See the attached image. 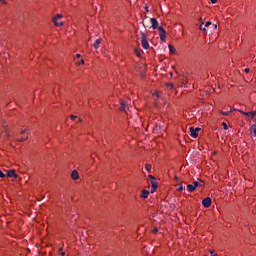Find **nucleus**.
Masks as SVG:
<instances>
[{
  "label": "nucleus",
  "instance_id": "nucleus-1",
  "mask_svg": "<svg viewBox=\"0 0 256 256\" xmlns=\"http://www.w3.org/2000/svg\"><path fill=\"white\" fill-rule=\"evenodd\" d=\"M148 177H149L150 185L152 187L151 193H155V191H157L159 187V182H157V179L152 175H149Z\"/></svg>",
  "mask_w": 256,
  "mask_h": 256
},
{
  "label": "nucleus",
  "instance_id": "nucleus-2",
  "mask_svg": "<svg viewBox=\"0 0 256 256\" xmlns=\"http://www.w3.org/2000/svg\"><path fill=\"white\" fill-rule=\"evenodd\" d=\"M157 29L159 31L160 41L165 42L167 39V32L165 31V28L158 26Z\"/></svg>",
  "mask_w": 256,
  "mask_h": 256
},
{
  "label": "nucleus",
  "instance_id": "nucleus-3",
  "mask_svg": "<svg viewBox=\"0 0 256 256\" xmlns=\"http://www.w3.org/2000/svg\"><path fill=\"white\" fill-rule=\"evenodd\" d=\"M141 45L143 49H149V41H147V35H145V33H142Z\"/></svg>",
  "mask_w": 256,
  "mask_h": 256
},
{
  "label": "nucleus",
  "instance_id": "nucleus-4",
  "mask_svg": "<svg viewBox=\"0 0 256 256\" xmlns=\"http://www.w3.org/2000/svg\"><path fill=\"white\" fill-rule=\"evenodd\" d=\"M211 203H212L211 197H206L202 200V205L203 207H206V209L211 207Z\"/></svg>",
  "mask_w": 256,
  "mask_h": 256
},
{
  "label": "nucleus",
  "instance_id": "nucleus-5",
  "mask_svg": "<svg viewBox=\"0 0 256 256\" xmlns=\"http://www.w3.org/2000/svg\"><path fill=\"white\" fill-rule=\"evenodd\" d=\"M61 17H63V15L61 14H57L56 17L53 19V23L54 25H56V27H62L63 22H58V19H61Z\"/></svg>",
  "mask_w": 256,
  "mask_h": 256
},
{
  "label": "nucleus",
  "instance_id": "nucleus-6",
  "mask_svg": "<svg viewBox=\"0 0 256 256\" xmlns=\"http://www.w3.org/2000/svg\"><path fill=\"white\" fill-rule=\"evenodd\" d=\"M150 23L152 29H157L159 27V22L155 18H150Z\"/></svg>",
  "mask_w": 256,
  "mask_h": 256
},
{
  "label": "nucleus",
  "instance_id": "nucleus-7",
  "mask_svg": "<svg viewBox=\"0 0 256 256\" xmlns=\"http://www.w3.org/2000/svg\"><path fill=\"white\" fill-rule=\"evenodd\" d=\"M189 131H190V135H191V137H193V139H197V137H199V134L196 132L195 128L190 127Z\"/></svg>",
  "mask_w": 256,
  "mask_h": 256
},
{
  "label": "nucleus",
  "instance_id": "nucleus-8",
  "mask_svg": "<svg viewBox=\"0 0 256 256\" xmlns=\"http://www.w3.org/2000/svg\"><path fill=\"white\" fill-rule=\"evenodd\" d=\"M242 115H246V117H250V119H253V117H256V111L252 112H243L241 111Z\"/></svg>",
  "mask_w": 256,
  "mask_h": 256
},
{
  "label": "nucleus",
  "instance_id": "nucleus-9",
  "mask_svg": "<svg viewBox=\"0 0 256 256\" xmlns=\"http://www.w3.org/2000/svg\"><path fill=\"white\" fill-rule=\"evenodd\" d=\"M7 177H14V179H17V173L15 170H10L7 172Z\"/></svg>",
  "mask_w": 256,
  "mask_h": 256
},
{
  "label": "nucleus",
  "instance_id": "nucleus-10",
  "mask_svg": "<svg viewBox=\"0 0 256 256\" xmlns=\"http://www.w3.org/2000/svg\"><path fill=\"white\" fill-rule=\"evenodd\" d=\"M71 177H72V179L77 181V179H79V172H77L76 170H73L72 174H71Z\"/></svg>",
  "mask_w": 256,
  "mask_h": 256
},
{
  "label": "nucleus",
  "instance_id": "nucleus-11",
  "mask_svg": "<svg viewBox=\"0 0 256 256\" xmlns=\"http://www.w3.org/2000/svg\"><path fill=\"white\" fill-rule=\"evenodd\" d=\"M250 133H251V135H254V137H256V124H253L250 127Z\"/></svg>",
  "mask_w": 256,
  "mask_h": 256
},
{
  "label": "nucleus",
  "instance_id": "nucleus-12",
  "mask_svg": "<svg viewBox=\"0 0 256 256\" xmlns=\"http://www.w3.org/2000/svg\"><path fill=\"white\" fill-rule=\"evenodd\" d=\"M141 197L142 199H147V197H149V190H143Z\"/></svg>",
  "mask_w": 256,
  "mask_h": 256
},
{
  "label": "nucleus",
  "instance_id": "nucleus-13",
  "mask_svg": "<svg viewBox=\"0 0 256 256\" xmlns=\"http://www.w3.org/2000/svg\"><path fill=\"white\" fill-rule=\"evenodd\" d=\"M101 45V39H97L95 40V42L93 43V47L96 49H99V46Z\"/></svg>",
  "mask_w": 256,
  "mask_h": 256
},
{
  "label": "nucleus",
  "instance_id": "nucleus-14",
  "mask_svg": "<svg viewBox=\"0 0 256 256\" xmlns=\"http://www.w3.org/2000/svg\"><path fill=\"white\" fill-rule=\"evenodd\" d=\"M120 111H127V104L125 101L121 102Z\"/></svg>",
  "mask_w": 256,
  "mask_h": 256
},
{
  "label": "nucleus",
  "instance_id": "nucleus-15",
  "mask_svg": "<svg viewBox=\"0 0 256 256\" xmlns=\"http://www.w3.org/2000/svg\"><path fill=\"white\" fill-rule=\"evenodd\" d=\"M195 186L193 184H188L187 185V190L190 192V193H193V191H195Z\"/></svg>",
  "mask_w": 256,
  "mask_h": 256
},
{
  "label": "nucleus",
  "instance_id": "nucleus-16",
  "mask_svg": "<svg viewBox=\"0 0 256 256\" xmlns=\"http://www.w3.org/2000/svg\"><path fill=\"white\" fill-rule=\"evenodd\" d=\"M168 49H169L170 53H173V54L177 53V49H175V46H173V45H169Z\"/></svg>",
  "mask_w": 256,
  "mask_h": 256
},
{
  "label": "nucleus",
  "instance_id": "nucleus-17",
  "mask_svg": "<svg viewBox=\"0 0 256 256\" xmlns=\"http://www.w3.org/2000/svg\"><path fill=\"white\" fill-rule=\"evenodd\" d=\"M232 110L229 111H221V115H223L224 117H228V115H231Z\"/></svg>",
  "mask_w": 256,
  "mask_h": 256
},
{
  "label": "nucleus",
  "instance_id": "nucleus-18",
  "mask_svg": "<svg viewBox=\"0 0 256 256\" xmlns=\"http://www.w3.org/2000/svg\"><path fill=\"white\" fill-rule=\"evenodd\" d=\"M200 26L199 29H201L202 31H206L205 27L203 28V18H200Z\"/></svg>",
  "mask_w": 256,
  "mask_h": 256
},
{
  "label": "nucleus",
  "instance_id": "nucleus-19",
  "mask_svg": "<svg viewBox=\"0 0 256 256\" xmlns=\"http://www.w3.org/2000/svg\"><path fill=\"white\" fill-rule=\"evenodd\" d=\"M185 189V186L183 184H180L179 187L177 188V191H183Z\"/></svg>",
  "mask_w": 256,
  "mask_h": 256
},
{
  "label": "nucleus",
  "instance_id": "nucleus-20",
  "mask_svg": "<svg viewBox=\"0 0 256 256\" xmlns=\"http://www.w3.org/2000/svg\"><path fill=\"white\" fill-rule=\"evenodd\" d=\"M145 169L146 171H151V164H146Z\"/></svg>",
  "mask_w": 256,
  "mask_h": 256
},
{
  "label": "nucleus",
  "instance_id": "nucleus-21",
  "mask_svg": "<svg viewBox=\"0 0 256 256\" xmlns=\"http://www.w3.org/2000/svg\"><path fill=\"white\" fill-rule=\"evenodd\" d=\"M193 186L195 187V189H197V187H199V181H194Z\"/></svg>",
  "mask_w": 256,
  "mask_h": 256
},
{
  "label": "nucleus",
  "instance_id": "nucleus-22",
  "mask_svg": "<svg viewBox=\"0 0 256 256\" xmlns=\"http://www.w3.org/2000/svg\"><path fill=\"white\" fill-rule=\"evenodd\" d=\"M166 87H169V89H173L174 85H173V83H168V84H166Z\"/></svg>",
  "mask_w": 256,
  "mask_h": 256
},
{
  "label": "nucleus",
  "instance_id": "nucleus-23",
  "mask_svg": "<svg viewBox=\"0 0 256 256\" xmlns=\"http://www.w3.org/2000/svg\"><path fill=\"white\" fill-rule=\"evenodd\" d=\"M222 125H223V128L225 129V131H227V129H229V127L227 126V123L223 122Z\"/></svg>",
  "mask_w": 256,
  "mask_h": 256
},
{
  "label": "nucleus",
  "instance_id": "nucleus-24",
  "mask_svg": "<svg viewBox=\"0 0 256 256\" xmlns=\"http://www.w3.org/2000/svg\"><path fill=\"white\" fill-rule=\"evenodd\" d=\"M198 183H199L198 187H203V185H205V182H203V180H200Z\"/></svg>",
  "mask_w": 256,
  "mask_h": 256
},
{
  "label": "nucleus",
  "instance_id": "nucleus-25",
  "mask_svg": "<svg viewBox=\"0 0 256 256\" xmlns=\"http://www.w3.org/2000/svg\"><path fill=\"white\" fill-rule=\"evenodd\" d=\"M78 65H85V60L81 59L80 62H78Z\"/></svg>",
  "mask_w": 256,
  "mask_h": 256
},
{
  "label": "nucleus",
  "instance_id": "nucleus-26",
  "mask_svg": "<svg viewBox=\"0 0 256 256\" xmlns=\"http://www.w3.org/2000/svg\"><path fill=\"white\" fill-rule=\"evenodd\" d=\"M3 177H5V173H3V171H0V179H3Z\"/></svg>",
  "mask_w": 256,
  "mask_h": 256
},
{
  "label": "nucleus",
  "instance_id": "nucleus-27",
  "mask_svg": "<svg viewBox=\"0 0 256 256\" xmlns=\"http://www.w3.org/2000/svg\"><path fill=\"white\" fill-rule=\"evenodd\" d=\"M70 118H71L72 121H75V119H77V116L71 115Z\"/></svg>",
  "mask_w": 256,
  "mask_h": 256
},
{
  "label": "nucleus",
  "instance_id": "nucleus-28",
  "mask_svg": "<svg viewBox=\"0 0 256 256\" xmlns=\"http://www.w3.org/2000/svg\"><path fill=\"white\" fill-rule=\"evenodd\" d=\"M27 139H28V137H26V138H20L18 141H20V142H23V141H27Z\"/></svg>",
  "mask_w": 256,
  "mask_h": 256
},
{
  "label": "nucleus",
  "instance_id": "nucleus-29",
  "mask_svg": "<svg viewBox=\"0 0 256 256\" xmlns=\"http://www.w3.org/2000/svg\"><path fill=\"white\" fill-rule=\"evenodd\" d=\"M135 53H136L137 57H141V53L139 51L135 50Z\"/></svg>",
  "mask_w": 256,
  "mask_h": 256
},
{
  "label": "nucleus",
  "instance_id": "nucleus-30",
  "mask_svg": "<svg viewBox=\"0 0 256 256\" xmlns=\"http://www.w3.org/2000/svg\"><path fill=\"white\" fill-rule=\"evenodd\" d=\"M210 255L217 256V254H215V252L213 250H210Z\"/></svg>",
  "mask_w": 256,
  "mask_h": 256
},
{
  "label": "nucleus",
  "instance_id": "nucleus-31",
  "mask_svg": "<svg viewBox=\"0 0 256 256\" xmlns=\"http://www.w3.org/2000/svg\"><path fill=\"white\" fill-rule=\"evenodd\" d=\"M156 97L159 99V97H161V92H156Z\"/></svg>",
  "mask_w": 256,
  "mask_h": 256
},
{
  "label": "nucleus",
  "instance_id": "nucleus-32",
  "mask_svg": "<svg viewBox=\"0 0 256 256\" xmlns=\"http://www.w3.org/2000/svg\"><path fill=\"white\" fill-rule=\"evenodd\" d=\"M194 131H196V133H199V131H201V128L197 127L194 129Z\"/></svg>",
  "mask_w": 256,
  "mask_h": 256
},
{
  "label": "nucleus",
  "instance_id": "nucleus-33",
  "mask_svg": "<svg viewBox=\"0 0 256 256\" xmlns=\"http://www.w3.org/2000/svg\"><path fill=\"white\" fill-rule=\"evenodd\" d=\"M152 231H153V233H159V229H157V228H154Z\"/></svg>",
  "mask_w": 256,
  "mask_h": 256
},
{
  "label": "nucleus",
  "instance_id": "nucleus-34",
  "mask_svg": "<svg viewBox=\"0 0 256 256\" xmlns=\"http://www.w3.org/2000/svg\"><path fill=\"white\" fill-rule=\"evenodd\" d=\"M25 133H27V129L21 131V135H24Z\"/></svg>",
  "mask_w": 256,
  "mask_h": 256
},
{
  "label": "nucleus",
  "instance_id": "nucleus-35",
  "mask_svg": "<svg viewBox=\"0 0 256 256\" xmlns=\"http://www.w3.org/2000/svg\"><path fill=\"white\" fill-rule=\"evenodd\" d=\"M0 3H4V5H7V1L5 0H0Z\"/></svg>",
  "mask_w": 256,
  "mask_h": 256
},
{
  "label": "nucleus",
  "instance_id": "nucleus-36",
  "mask_svg": "<svg viewBox=\"0 0 256 256\" xmlns=\"http://www.w3.org/2000/svg\"><path fill=\"white\" fill-rule=\"evenodd\" d=\"M209 25H211V22H206V24H205V27H209Z\"/></svg>",
  "mask_w": 256,
  "mask_h": 256
},
{
  "label": "nucleus",
  "instance_id": "nucleus-37",
  "mask_svg": "<svg viewBox=\"0 0 256 256\" xmlns=\"http://www.w3.org/2000/svg\"><path fill=\"white\" fill-rule=\"evenodd\" d=\"M244 71L245 73H249L251 70L249 68H246Z\"/></svg>",
  "mask_w": 256,
  "mask_h": 256
},
{
  "label": "nucleus",
  "instance_id": "nucleus-38",
  "mask_svg": "<svg viewBox=\"0 0 256 256\" xmlns=\"http://www.w3.org/2000/svg\"><path fill=\"white\" fill-rule=\"evenodd\" d=\"M145 11L149 12V6H145Z\"/></svg>",
  "mask_w": 256,
  "mask_h": 256
},
{
  "label": "nucleus",
  "instance_id": "nucleus-39",
  "mask_svg": "<svg viewBox=\"0 0 256 256\" xmlns=\"http://www.w3.org/2000/svg\"><path fill=\"white\" fill-rule=\"evenodd\" d=\"M211 3H212V4L217 3V0H211Z\"/></svg>",
  "mask_w": 256,
  "mask_h": 256
},
{
  "label": "nucleus",
  "instance_id": "nucleus-40",
  "mask_svg": "<svg viewBox=\"0 0 256 256\" xmlns=\"http://www.w3.org/2000/svg\"><path fill=\"white\" fill-rule=\"evenodd\" d=\"M77 59H79V57H81V54H76Z\"/></svg>",
  "mask_w": 256,
  "mask_h": 256
},
{
  "label": "nucleus",
  "instance_id": "nucleus-41",
  "mask_svg": "<svg viewBox=\"0 0 256 256\" xmlns=\"http://www.w3.org/2000/svg\"><path fill=\"white\" fill-rule=\"evenodd\" d=\"M82 122H83V119H79V120H78V123H82Z\"/></svg>",
  "mask_w": 256,
  "mask_h": 256
},
{
  "label": "nucleus",
  "instance_id": "nucleus-42",
  "mask_svg": "<svg viewBox=\"0 0 256 256\" xmlns=\"http://www.w3.org/2000/svg\"><path fill=\"white\" fill-rule=\"evenodd\" d=\"M60 255H61V256H65V252H61Z\"/></svg>",
  "mask_w": 256,
  "mask_h": 256
},
{
  "label": "nucleus",
  "instance_id": "nucleus-43",
  "mask_svg": "<svg viewBox=\"0 0 256 256\" xmlns=\"http://www.w3.org/2000/svg\"><path fill=\"white\" fill-rule=\"evenodd\" d=\"M142 24H143L144 27H147V25H145V21H143Z\"/></svg>",
  "mask_w": 256,
  "mask_h": 256
},
{
  "label": "nucleus",
  "instance_id": "nucleus-44",
  "mask_svg": "<svg viewBox=\"0 0 256 256\" xmlns=\"http://www.w3.org/2000/svg\"><path fill=\"white\" fill-rule=\"evenodd\" d=\"M175 180H176V181H179V178H178L177 176H175Z\"/></svg>",
  "mask_w": 256,
  "mask_h": 256
},
{
  "label": "nucleus",
  "instance_id": "nucleus-45",
  "mask_svg": "<svg viewBox=\"0 0 256 256\" xmlns=\"http://www.w3.org/2000/svg\"><path fill=\"white\" fill-rule=\"evenodd\" d=\"M214 29H217V24H214Z\"/></svg>",
  "mask_w": 256,
  "mask_h": 256
},
{
  "label": "nucleus",
  "instance_id": "nucleus-46",
  "mask_svg": "<svg viewBox=\"0 0 256 256\" xmlns=\"http://www.w3.org/2000/svg\"><path fill=\"white\" fill-rule=\"evenodd\" d=\"M59 251H60V252L63 251V248H60Z\"/></svg>",
  "mask_w": 256,
  "mask_h": 256
}]
</instances>
